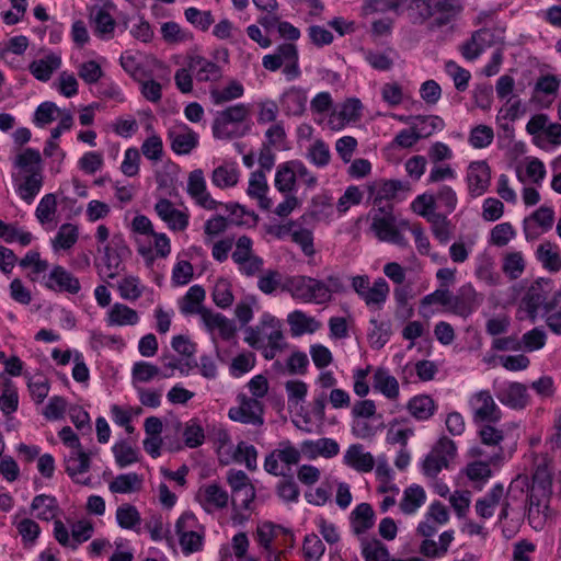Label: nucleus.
<instances>
[{
  "mask_svg": "<svg viewBox=\"0 0 561 561\" xmlns=\"http://www.w3.org/2000/svg\"><path fill=\"white\" fill-rule=\"evenodd\" d=\"M31 510L33 512H37L36 517L38 519L49 522L55 519L57 516L59 506L56 497L46 494H39L33 499Z\"/></svg>",
  "mask_w": 561,
  "mask_h": 561,
  "instance_id": "obj_33",
  "label": "nucleus"
},
{
  "mask_svg": "<svg viewBox=\"0 0 561 561\" xmlns=\"http://www.w3.org/2000/svg\"><path fill=\"white\" fill-rule=\"evenodd\" d=\"M171 148L178 154H188L198 144V137L195 131L187 126L181 130H169Z\"/></svg>",
  "mask_w": 561,
  "mask_h": 561,
  "instance_id": "obj_21",
  "label": "nucleus"
},
{
  "mask_svg": "<svg viewBox=\"0 0 561 561\" xmlns=\"http://www.w3.org/2000/svg\"><path fill=\"white\" fill-rule=\"evenodd\" d=\"M445 71L447 72L448 76L453 78L455 88L459 92H463L467 90L471 78V73L469 70L460 67L454 60H448L445 62Z\"/></svg>",
  "mask_w": 561,
  "mask_h": 561,
  "instance_id": "obj_54",
  "label": "nucleus"
},
{
  "mask_svg": "<svg viewBox=\"0 0 561 561\" xmlns=\"http://www.w3.org/2000/svg\"><path fill=\"white\" fill-rule=\"evenodd\" d=\"M373 387L389 400H397L400 393L398 380L390 375L388 369L382 367L375 370Z\"/></svg>",
  "mask_w": 561,
  "mask_h": 561,
  "instance_id": "obj_22",
  "label": "nucleus"
},
{
  "mask_svg": "<svg viewBox=\"0 0 561 561\" xmlns=\"http://www.w3.org/2000/svg\"><path fill=\"white\" fill-rule=\"evenodd\" d=\"M482 301L483 296L470 283L460 286L456 294L449 290V312L456 316L469 317Z\"/></svg>",
  "mask_w": 561,
  "mask_h": 561,
  "instance_id": "obj_8",
  "label": "nucleus"
},
{
  "mask_svg": "<svg viewBox=\"0 0 561 561\" xmlns=\"http://www.w3.org/2000/svg\"><path fill=\"white\" fill-rule=\"evenodd\" d=\"M183 437L185 445L190 448H196L204 443V430L197 420H191L186 423Z\"/></svg>",
  "mask_w": 561,
  "mask_h": 561,
  "instance_id": "obj_61",
  "label": "nucleus"
},
{
  "mask_svg": "<svg viewBox=\"0 0 561 561\" xmlns=\"http://www.w3.org/2000/svg\"><path fill=\"white\" fill-rule=\"evenodd\" d=\"M211 298L217 307L221 309L229 308L234 300L230 282L226 278L217 279L213 288Z\"/></svg>",
  "mask_w": 561,
  "mask_h": 561,
  "instance_id": "obj_47",
  "label": "nucleus"
},
{
  "mask_svg": "<svg viewBox=\"0 0 561 561\" xmlns=\"http://www.w3.org/2000/svg\"><path fill=\"white\" fill-rule=\"evenodd\" d=\"M187 193L201 207L215 210L221 203L215 201L206 190L203 170L196 169L188 175Z\"/></svg>",
  "mask_w": 561,
  "mask_h": 561,
  "instance_id": "obj_12",
  "label": "nucleus"
},
{
  "mask_svg": "<svg viewBox=\"0 0 561 561\" xmlns=\"http://www.w3.org/2000/svg\"><path fill=\"white\" fill-rule=\"evenodd\" d=\"M94 527L90 520L81 519L71 525L72 550L88 541L93 536Z\"/></svg>",
  "mask_w": 561,
  "mask_h": 561,
  "instance_id": "obj_57",
  "label": "nucleus"
},
{
  "mask_svg": "<svg viewBox=\"0 0 561 561\" xmlns=\"http://www.w3.org/2000/svg\"><path fill=\"white\" fill-rule=\"evenodd\" d=\"M473 411L476 422L496 423L501 420L502 413L489 390L476 392L469 401Z\"/></svg>",
  "mask_w": 561,
  "mask_h": 561,
  "instance_id": "obj_9",
  "label": "nucleus"
},
{
  "mask_svg": "<svg viewBox=\"0 0 561 561\" xmlns=\"http://www.w3.org/2000/svg\"><path fill=\"white\" fill-rule=\"evenodd\" d=\"M435 401L427 394L411 398L407 404L410 414L417 421H427L436 411Z\"/></svg>",
  "mask_w": 561,
  "mask_h": 561,
  "instance_id": "obj_28",
  "label": "nucleus"
},
{
  "mask_svg": "<svg viewBox=\"0 0 561 561\" xmlns=\"http://www.w3.org/2000/svg\"><path fill=\"white\" fill-rule=\"evenodd\" d=\"M425 491L422 486L413 484L405 489L400 502V510L404 514H413L425 502Z\"/></svg>",
  "mask_w": 561,
  "mask_h": 561,
  "instance_id": "obj_41",
  "label": "nucleus"
},
{
  "mask_svg": "<svg viewBox=\"0 0 561 561\" xmlns=\"http://www.w3.org/2000/svg\"><path fill=\"white\" fill-rule=\"evenodd\" d=\"M154 210L171 230L183 231L188 226V215L175 208L167 198L159 199L154 205Z\"/></svg>",
  "mask_w": 561,
  "mask_h": 561,
  "instance_id": "obj_15",
  "label": "nucleus"
},
{
  "mask_svg": "<svg viewBox=\"0 0 561 561\" xmlns=\"http://www.w3.org/2000/svg\"><path fill=\"white\" fill-rule=\"evenodd\" d=\"M78 240V229L71 224H65L59 228L57 232L54 245L59 247L64 250L70 249Z\"/></svg>",
  "mask_w": 561,
  "mask_h": 561,
  "instance_id": "obj_64",
  "label": "nucleus"
},
{
  "mask_svg": "<svg viewBox=\"0 0 561 561\" xmlns=\"http://www.w3.org/2000/svg\"><path fill=\"white\" fill-rule=\"evenodd\" d=\"M437 525L428 517L421 522L417 526V533L425 537L420 546V553L427 558H440L448 551L450 543L454 540V531L447 530L440 534L438 543L430 539L437 531Z\"/></svg>",
  "mask_w": 561,
  "mask_h": 561,
  "instance_id": "obj_5",
  "label": "nucleus"
},
{
  "mask_svg": "<svg viewBox=\"0 0 561 561\" xmlns=\"http://www.w3.org/2000/svg\"><path fill=\"white\" fill-rule=\"evenodd\" d=\"M139 317L136 310L123 304H115L108 312V323L112 325H134Z\"/></svg>",
  "mask_w": 561,
  "mask_h": 561,
  "instance_id": "obj_42",
  "label": "nucleus"
},
{
  "mask_svg": "<svg viewBox=\"0 0 561 561\" xmlns=\"http://www.w3.org/2000/svg\"><path fill=\"white\" fill-rule=\"evenodd\" d=\"M496 398L502 404L514 410L524 409L529 400L527 388L520 382H511L496 392Z\"/></svg>",
  "mask_w": 561,
  "mask_h": 561,
  "instance_id": "obj_18",
  "label": "nucleus"
},
{
  "mask_svg": "<svg viewBox=\"0 0 561 561\" xmlns=\"http://www.w3.org/2000/svg\"><path fill=\"white\" fill-rule=\"evenodd\" d=\"M239 407L231 408L228 412L232 421L244 424L262 425L263 407L257 399H252L245 394L238 396Z\"/></svg>",
  "mask_w": 561,
  "mask_h": 561,
  "instance_id": "obj_10",
  "label": "nucleus"
},
{
  "mask_svg": "<svg viewBox=\"0 0 561 561\" xmlns=\"http://www.w3.org/2000/svg\"><path fill=\"white\" fill-rule=\"evenodd\" d=\"M434 304H438L445 307L446 311L449 312V289L440 287L435 291L424 296L420 301V313L423 317H428L430 313L426 311V309Z\"/></svg>",
  "mask_w": 561,
  "mask_h": 561,
  "instance_id": "obj_53",
  "label": "nucleus"
},
{
  "mask_svg": "<svg viewBox=\"0 0 561 561\" xmlns=\"http://www.w3.org/2000/svg\"><path fill=\"white\" fill-rule=\"evenodd\" d=\"M370 323L374 325L373 330L368 333L370 346L375 350H380L389 341V324L379 323L376 319H371Z\"/></svg>",
  "mask_w": 561,
  "mask_h": 561,
  "instance_id": "obj_59",
  "label": "nucleus"
},
{
  "mask_svg": "<svg viewBox=\"0 0 561 561\" xmlns=\"http://www.w3.org/2000/svg\"><path fill=\"white\" fill-rule=\"evenodd\" d=\"M112 449L119 468H125L138 461L137 450L126 442L116 443Z\"/></svg>",
  "mask_w": 561,
  "mask_h": 561,
  "instance_id": "obj_58",
  "label": "nucleus"
},
{
  "mask_svg": "<svg viewBox=\"0 0 561 561\" xmlns=\"http://www.w3.org/2000/svg\"><path fill=\"white\" fill-rule=\"evenodd\" d=\"M197 500L206 512L227 507L229 495L217 483L206 484L198 490Z\"/></svg>",
  "mask_w": 561,
  "mask_h": 561,
  "instance_id": "obj_17",
  "label": "nucleus"
},
{
  "mask_svg": "<svg viewBox=\"0 0 561 561\" xmlns=\"http://www.w3.org/2000/svg\"><path fill=\"white\" fill-rule=\"evenodd\" d=\"M283 337L279 320L271 314H264L257 325L245 329L244 341L251 347L261 350L265 344L282 342Z\"/></svg>",
  "mask_w": 561,
  "mask_h": 561,
  "instance_id": "obj_3",
  "label": "nucleus"
},
{
  "mask_svg": "<svg viewBox=\"0 0 561 561\" xmlns=\"http://www.w3.org/2000/svg\"><path fill=\"white\" fill-rule=\"evenodd\" d=\"M344 461L359 472H369L375 466L373 455L365 453L362 445H352L344 455Z\"/></svg>",
  "mask_w": 561,
  "mask_h": 561,
  "instance_id": "obj_26",
  "label": "nucleus"
},
{
  "mask_svg": "<svg viewBox=\"0 0 561 561\" xmlns=\"http://www.w3.org/2000/svg\"><path fill=\"white\" fill-rule=\"evenodd\" d=\"M456 455V445L448 437H442L433 447L431 453L423 461V471L428 477H436L443 468L448 467V462Z\"/></svg>",
  "mask_w": 561,
  "mask_h": 561,
  "instance_id": "obj_7",
  "label": "nucleus"
},
{
  "mask_svg": "<svg viewBox=\"0 0 561 561\" xmlns=\"http://www.w3.org/2000/svg\"><path fill=\"white\" fill-rule=\"evenodd\" d=\"M184 16L188 23L202 32L209 30L215 19L210 11H201L197 8L190 7L184 11Z\"/></svg>",
  "mask_w": 561,
  "mask_h": 561,
  "instance_id": "obj_52",
  "label": "nucleus"
},
{
  "mask_svg": "<svg viewBox=\"0 0 561 561\" xmlns=\"http://www.w3.org/2000/svg\"><path fill=\"white\" fill-rule=\"evenodd\" d=\"M249 115L250 106L244 103L228 106L217 112L213 123L214 137L218 139H232L244 136L248 128H242L241 125Z\"/></svg>",
  "mask_w": 561,
  "mask_h": 561,
  "instance_id": "obj_2",
  "label": "nucleus"
},
{
  "mask_svg": "<svg viewBox=\"0 0 561 561\" xmlns=\"http://www.w3.org/2000/svg\"><path fill=\"white\" fill-rule=\"evenodd\" d=\"M294 160L284 162L277 167L275 174V187L280 193H289L296 186V172L293 167Z\"/></svg>",
  "mask_w": 561,
  "mask_h": 561,
  "instance_id": "obj_40",
  "label": "nucleus"
},
{
  "mask_svg": "<svg viewBox=\"0 0 561 561\" xmlns=\"http://www.w3.org/2000/svg\"><path fill=\"white\" fill-rule=\"evenodd\" d=\"M287 322L290 327V333L293 336H300L304 333H313L320 327V323L313 318L308 317L300 310H295L288 314Z\"/></svg>",
  "mask_w": 561,
  "mask_h": 561,
  "instance_id": "obj_32",
  "label": "nucleus"
},
{
  "mask_svg": "<svg viewBox=\"0 0 561 561\" xmlns=\"http://www.w3.org/2000/svg\"><path fill=\"white\" fill-rule=\"evenodd\" d=\"M504 495L502 483L495 484L482 499L476 502V511L482 518H490L494 507L500 504Z\"/></svg>",
  "mask_w": 561,
  "mask_h": 561,
  "instance_id": "obj_31",
  "label": "nucleus"
},
{
  "mask_svg": "<svg viewBox=\"0 0 561 561\" xmlns=\"http://www.w3.org/2000/svg\"><path fill=\"white\" fill-rule=\"evenodd\" d=\"M413 129L419 139L428 138L437 130H442L445 126L443 118L436 115H417L412 122Z\"/></svg>",
  "mask_w": 561,
  "mask_h": 561,
  "instance_id": "obj_35",
  "label": "nucleus"
},
{
  "mask_svg": "<svg viewBox=\"0 0 561 561\" xmlns=\"http://www.w3.org/2000/svg\"><path fill=\"white\" fill-rule=\"evenodd\" d=\"M65 463L66 472L71 478L88 472L90 469V454L85 453L82 447L73 448L66 456Z\"/></svg>",
  "mask_w": 561,
  "mask_h": 561,
  "instance_id": "obj_34",
  "label": "nucleus"
},
{
  "mask_svg": "<svg viewBox=\"0 0 561 561\" xmlns=\"http://www.w3.org/2000/svg\"><path fill=\"white\" fill-rule=\"evenodd\" d=\"M43 180L42 168H31L28 174L24 176L23 182L19 184L16 192L24 202L31 204L39 193L43 186Z\"/></svg>",
  "mask_w": 561,
  "mask_h": 561,
  "instance_id": "obj_24",
  "label": "nucleus"
},
{
  "mask_svg": "<svg viewBox=\"0 0 561 561\" xmlns=\"http://www.w3.org/2000/svg\"><path fill=\"white\" fill-rule=\"evenodd\" d=\"M45 287L57 291L77 295L81 290L79 278L64 266L55 265L49 272Z\"/></svg>",
  "mask_w": 561,
  "mask_h": 561,
  "instance_id": "obj_11",
  "label": "nucleus"
},
{
  "mask_svg": "<svg viewBox=\"0 0 561 561\" xmlns=\"http://www.w3.org/2000/svg\"><path fill=\"white\" fill-rule=\"evenodd\" d=\"M202 320L208 330H218L224 340L231 339L236 333L233 323L221 313H215L210 309L203 311Z\"/></svg>",
  "mask_w": 561,
  "mask_h": 561,
  "instance_id": "obj_29",
  "label": "nucleus"
},
{
  "mask_svg": "<svg viewBox=\"0 0 561 561\" xmlns=\"http://www.w3.org/2000/svg\"><path fill=\"white\" fill-rule=\"evenodd\" d=\"M432 226L434 237L440 243H447L451 237L450 221L443 214L431 215L427 220Z\"/></svg>",
  "mask_w": 561,
  "mask_h": 561,
  "instance_id": "obj_56",
  "label": "nucleus"
},
{
  "mask_svg": "<svg viewBox=\"0 0 561 561\" xmlns=\"http://www.w3.org/2000/svg\"><path fill=\"white\" fill-rule=\"evenodd\" d=\"M244 94V88L238 80H230L224 89L211 88L209 91L210 100L215 105H221L241 98Z\"/></svg>",
  "mask_w": 561,
  "mask_h": 561,
  "instance_id": "obj_37",
  "label": "nucleus"
},
{
  "mask_svg": "<svg viewBox=\"0 0 561 561\" xmlns=\"http://www.w3.org/2000/svg\"><path fill=\"white\" fill-rule=\"evenodd\" d=\"M389 295V286L387 282L379 277L374 285L369 287L363 297H360L368 307L380 308Z\"/></svg>",
  "mask_w": 561,
  "mask_h": 561,
  "instance_id": "obj_44",
  "label": "nucleus"
},
{
  "mask_svg": "<svg viewBox=\"0 0 561 561\" xmlns=\"http://www.w3.org/2000/svg\"><path fill=\"white\" fill-rule=\"evenodd\" d=\"M547 293L540 282L534 283L525 293L520 308L525 310L531 321L537 318L538 309L546 304Z\"/></svg>",
  "mask_w": 561,
  "mask_h": 561,
  "instance_id": "obj_20",
  "label": "nucleus"
},
{
  "mask_svg": "<svg viewBox=\"0 0 561 561\" xmlns=\"http://www.w3.org/2000/svg\"><path fill=\"white\" fill-rule=\"evenodd\" d=\"M57 210V199L54 194H46L39 201L36 208V218L41 224H46L53 220Z\"/></svg>",
  "mask_w": 561,
  "mask_h": 561,
  "instance_id": "obj_60",
  "label": "nucleus"
},
{
  "mask_svg": "<svg viewBox=\"0 0 561 561\" xmlns=\"http://www.w3.org/2000/svg\"><path fill=\"white\" fill-rule=\"evenodd\" d=\"M491 180L490 167L485 161H474L469 164L467 182L469 194L481 196L489 187Z\"/></svg>",
  "mask_w": 561,
  "mask_h": 561,
  "instance_id": "obj_13",
  "label": "nucleus"
},
{
  "mask_svg": "<svg viewBox=\"0 0 561 561\" xmlns=\"http://www.w3.org/2000/svg\"><path fill=\"white\" fill-rule=\"evenodd\" d=\"M188 67L199 82H217L222 77L221 67L201 55H191Z\"/></svg>",
  "mask_w": 561,
  "mask_h": 561,
  "instance_id": "obj_16",
  "label": "nucleus"
},
{
  "mask_svg": "<svg viewBox=\"0 0 561 561\" xmlns=\"http://www.w3.org/2000/svg\"><path fill=\"white\" fill-rule=\"evenodd\" d=\"M351 526L355 535H363L373 528L375 524V512L368 503L358 504L350 516Z\"/></svg>",
  "mask_w": 561,
  "mask_h": 561,
  "instance_id": "obj_23",
  "label": "nucleus"
},
{
  "mask_svg": "<svg viewBox=\"0 0 561 561\" xmlns=\"http://www.w3.org/2000/svg\"><path fill=\"white\" fill-rule=\"evenodd\" d=\"M362 553L366 561H389L390 556L387 547L378 539L362 542Z\"/></svg>",
  "mask_w": 561,
  "mask_h": 561,
  "instance_id": "obj_51",
  "label": "nucleus"
},
{
  "mask_svg": "<svg viewBox=\"0 0 561 561\" xmlns=\"http://www.w3.org/2000/svg\"><path fill=\"white\" fill-rule=\"evenodd\" d=\"M116 520L122 528L133 529L140 524V514L131 504H123L116 511Z\"/></svg>",
  "mask_w": 561,
  "mask_h": 561,
  "instance_id": "obj_55",
  "label": "nucleus"
},
{
  "mask_svg": "<svg viewBox=\"0 0 561 561\" xmlns=\"http://www.w3.org/2000/svg\"><path fill=\"white\" fill-rule=\"evenodd\" d=\"M392 210L393 206L391 204L380 206L378 213L373 216L370 228L379 240L405 248L409 242L396 227Z\"/></svg>",
  "mask_w": 561,
  "mask_h": 561,
  "instance_id": "obj_4",
  "label": "nucleus"
},
{
  "mask_svg": "<svg viewBox=\"0 0 561 561\" xmlns=\"http://www.w3.org/2000/svg\"><path fill=\"white\" fill-rule=\"evenodd\" d=\"M412 22L422 24L433 18L432 25L442 27L453 22L462 11V0H415Z\"/></svg>",
  "mask_w": 561,
  "mask_h": 561,
  "instance_id": "obj_1",
  "label": "nucleus"
},
{
  "mask_svg": "<svg viewBox=\"0 0 561 561\" xmlns=\"http://www.w3.org/2000/svg\"><path fill=\"white\" fill-rule=\"evenodd\" d=\"M61 65L60 57L51 54L43 59L34 60L30 65L31 73L39 81L46 82L50 79L53 72Z\"/></svg>",
  "mask_w": 561,
  "mask_h": 561,
  "instance_id": "obj_36",
  "label": "nucleus"
},
{
  "mask_svg": "<svg viewBox=\"0 0 561 561\" xmlns=\"http://www.w3.org/2000/svg\"><path fill=\"white\" fill-rule=\"evenodd\" d=\"M536 256L549 272L557 273L561 270V252L557 244L550 241L540 243L537 248Z\"/></svg>",
  "mask_w": 561,
  "mask_h": 561,
  "instance_id": "obj_27",
  "label": "nucleus"
},
{
  "mask_svg": "<svg viewBox=\"0 0 561 561\" xmlns=\"http://www.w3.org/2000/svg\"><path fill=\"white\" fill-rule=\"evenodd\" d=\"M526 267L524 256L520 252H510L503 259L502 271L510 279H517Z\"/></svg>",
  "mask_w": 561,
  "mask_h": 561,
  "instance_id": "obj_49",
  "label": "nucleus"
},
{
  "mask_svg": "<svg viewBox=\"0 0 561 561\" xmlns=\"http://www.w3.org/2000/svg\"><path fill=\"white\" fill-rule=\"evenodd\" d=\"M307 96L304 90L290 88L280 98V104L287 115L299 116L306 110Z\"/></svg>",
  "mask_w": 561,
  "mask_h": 561,
  "instance_id": "obj_30",
  "label": "nucleus"
},
{
  "mask_svg": "<svg viewBox=\"0 0 561 561\" xmlns=\"http://www.w3.org/2000/svg\"><path fill=\"white\" fill-rule=\"evenodd\" d=\"M311 277L309 276H294L286 279L283 285V290H287L295 299H300L309 302Z\"/></svg>",
  "mask_w": 561,
  "mask_h": 561,
  "instance_id": "obj_45",
  "label": "nucleus"
},
{
  "mask_svg": "<svg viewBox=\"0 0 561 561\" xmlns=\"http://www.w3.org/2000/svg\"><path fill=\"white\" fill-rule=\"evenodd\" d=\"M233 458L237 462H244L251 471L256 469L257 451L253 445L240 442L237 445Z\"/></svg>",
  "mask_w": 561,
  "mask_h": 561,
  "instance_id": "obj_62",
  "label": "nucleus"
},
{
  "mask_svg": "<svg viewBox=\"0 0 561 561\" xmlns=\"http://www.w3.org/2000/svg\"><path fill=\"white\" fill-rule=\"evenodd\" d=\"M19 394L16 388L11 380L4 382L2 393L0 396V410L7 417V423L11 421V415L18 410Z\"/></svg>",
  "mask_w": 561,
  "mask_h": 561,
  "instance_id": "obj_43",
  "label": "nucleus"
},
{
  "mask_svg": "<svg viewBox=\"0 0 561 561\" xmlns=\"http://www.w3.org/2000/svg\"><path fill=\"white\" fill-rule=\"evenodd\" d=\"M369 195L373 198L374 206L378 208L390 204L400 191L408 190V186L400 180H376L369 185Z\"/></svg>",
  "mask_w": 561,
  "mask_h": 561,
  "instance_id": "obj_14",
  "label": "nucleus"
},
{
  "mask_svg": "<svg viewBox=\"0 0 561 561\" xmlns=\"http://www.w3.org/2000/svg\"><path fill=\"white\" fill-rule=\"evenodd\" d=\"M238 180L239 171L233 165H219L211 174V183L219 188L232 187Z\"/></svg>",
  "mask_w": 561,
  "mask_h": 561,
  "instance_id": "obj_46",
  "label": "nucleus"
},
{
  "mask_svg": "<svg viewBox=\"0 0 561 561\" xmlns=\"http://www.w3.org/2000/svg\"><path fill=\"white\" fill-rule=\"evenodd\" d=\"M300 459V451L290 442H280L278 448L265 457L264 469L270 474L287 477L290 467L297 465Z\"/></svg>",
  "mask_w": 561,
  "mask_h": 561,
  "instance_id": "obj_6",
  "label": "nucleus"
},
{
  "mask_svg": "<svg viewBox=\"0 0 561 561\" xmlns=\"http://www.w3.org/2000/svg\"><path fill=\"white\" fill-rule=\"evenodd\" d=\"M142 486V479L136 472H129L117 476L108 485L112 493H133L140 491Z\"/></svg>",
  "mask_w": 561,
  "mask_h": 561,
  "instance_id": "obj_38",
  "label": "nucleus"
},
{
  "mask_svg": "<svg viewBox=\"0 0 561 561\" xmlns=\"http://www.w3.org/2000/svg\"><path fill=\"white\" fill-rule=\"evenodd\" d=\"M533 222L540 227L542 231L550 230L554 222L553 209L548 206H540L530 216L524 219V232L527 240L538 236V233L534 231Z\"/></svg>",
  "mask_w": 561,
  "mask_h": 561,
  "instance_id": "obj_19",
  "label": "nucleus"
},
{
  "mask_svg": "<svg viewBox=\"0 0 561 561\" xmlns=\"http://www.w3.org/2000/svg\"><path fill=\"white\" fill-rule=\"evenodd\" d=\"M91 21L94 24V33L98 36L101 38H111L113 36L116 22L104 8L93 11L91 13Z\"/></svg>",
  "mask_w": 561,
  "mask_h": 561,
  "instance_id": "obj_39",
  "label": "nucleus"
},
{
  "mask_svg": "<svg viewBox=\"0 0 561 561\" xmlns=\"http://www.w3.org/2000/svg\"><path fill=\"white\" fill-rule=\"evenodd\" d=\"M160 375L159 367L148 362H137L133 366V380L137 382H149Z\"/></svg>",
  "mask_w": 561,
  "mask_h": 561,
  "instance_id": "obj_63",
  "label": "nucleus"
},
{
  "mask_svg": "<svg viewBox=\"0 0 561 561\" xmlns=\"http://www.w3.org/2000/svg\"><path fill=\"white\" fill-rule=\"evenodd\" d=\"M206 297V291L201 285H193L180 300V310L183 314H199L208 310L202 302Z\"/></svg>",
  "mask_w": 561,
  "mask_h": 561,
  "instance_id": "obj_25",
  "label": "nucleus"
},
{
  "mask_svg": "<svg viewBox=\"0 0 561 561\" xmlns=\"http://www.w3.org/2000/svg\"><path fill=\"white\" fill-rule=\"evenodd\" d=\"M551 495H542L541 491L530 489L529 494L527 495V502H528V522L530 526L539 530L540 529V519L535 517V507L537 506H543L545 510L549 508V501Z\"/></svg>",
  "mask_w": 561,
  "mask_h": 561,
  "instance_id": "obj_48",
  "label": "nucleus"
},
{
  "mask_svg": "<svg viewBox=\"0 0 561 561\" xmlns=\"http://www.w3.org/2000/svg\"><path fill=\"white\" fill-rule=\"evenodd\" d=\"M304 450L317 451L319 455L331 458L339 454V444L332 438H320L316 442L305 440L301 445Z\"/></svg>",
  "mask_w": 561,
  "mask_h": 561,
  "instance_id": "obj_50",
  "label": "nucleus"
}]
</instances>
